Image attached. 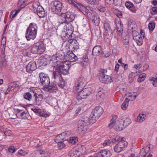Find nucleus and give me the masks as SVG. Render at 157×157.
<instances>
[{"mask_svg": "<svg viewBox=\"0 0 157 157\" xmlns=\"http://www.w3.org/2000/svg\"><path fill=\"white\" fill-rule=\"evenodd\" d=\"M68 2L74 7L79 10L94 23L96 24H99L100 21L99 17L97 13L92 10L89 7L83 6L82 4L77 3L73 0H68Z\"/></svg>", "mask_w": 157, "mask_h": 157, "instance_id": "nucleus-1", "label": "nucleus"}, {"mask_svg": "<svg viewBox=\"0 0 157 157\" xmlns=\"http://www.w3.org/2000/svg\"><path fill=\"white\" fill-rule=\"evenodd\" d=\"M68 62H61L57 64V67L55 71H53L52 75L58 74L62 76V74L67 75L69 73V69L70 67Z\"/></svg>", "mask_w": 157, "mask_h": 157, "instance_id": "nucleus-2", "label": "nucleus"}, {"mask_svg": "<svg viewBox=\"0 0 157 157\" xmlns=\"http://www.w3.org/2000/svg\"><path fill=\"white\" fill-rule=\"evenodd\" d=\"M37 27L36 24L31 23L26 30L25 37L28 40H34L36 36Z\"/></svg>", "mask_w": 157, "mask_h": 157, "instance_id": "nucleus-3", "label": "nucleus"}, {"mask_svg": "<svg viewBox=\"0 0 157 157\" xmlns=\"http://www.w3.org/2000/svg\"><path fill=\"white\" fill-rule=\"evenodd\" d=\"M91 123H92L89 121V119L87 117L82 120H79L78 123L77 132L80 133L86 132L87 130L88 125Z\"/></svg>", "mask_w": 157, "mask_h": 157, "instance_id": "nucleus-4", "label": "nucleus"}, {"mask_svg": "<svg viewBox=\"0 0 157 157\" xmlns=\"http://www.w3.org/2000/svg\"><path fill=\"white\" fill-rule=\"evenodd\" d=\"M103 110L101 106L96 107L92 111L89 117V121L92 123L94 122L102 114Z\"/></svg>", "mask_w": 157, "mask_h": 157, "instance_id": "nucleus-5", "label": "nucleus"}, {"mask_svg": "<svg viewBox=\"0 0 157 157\" xmlns=\"http://www.w3.org/2000/svg\"><path fill=\"white\" fill-rule=\"evenodd\" d=\"M32 52L34 54H41L45 51L44 44L42 42L36 43L31 48Z\"/></svg>", "mask_w": 157, "mask_h": 157, "instance_id": "nucleus-6", "label": "nucleus"}, {"mask_svg": "<svg viewBox=\"0 0 157 157\" xmlns=\"http://www.w3.org/2000/svg\"><path fill=\"white\" fill-rule=\"evenodd\" d=\"M40 82L44 87L47 88L50 83V81L48 75L43 72L39 74Z\"/></svg>", "mask_w": 157, "mask_h": 157, "instance_id": "nucleus-7", "label": "nucleus"}, {"mask_svg": "<svg viewBox=\"0 0 157 157\" xmlns=\"http://www.w3.org/2000/svg\"><path fill=\"white\" fill-rule=\"evenodd\" d=\"M53 3V5L51 7L52 12L57 14L60 12L63 7L62 3L58 0L55 1Z\"/></svg>", "mask_w": 157, "mask_h": 157, "instance_id": "nucleus-8", "label": "nucleus"}, {"mask_svg": "<svg viewBox=\"0 0 157 157\" xmlns=\"http://www.w3.org/2000/svg\"><path fill=\"white\" fill-rule=\"evenodd\" d=\"M52 78L54 81L56 82L58 85L61 88H63L65 86V82L62 77L58 74H56L55 75H52Z\"/></svg>", "mask_w": 157, "mask_h": 157, "instance_id": "nucleus-9", "label": "nucleus"}, {"mask_svg": "<svg viewBox=\"0 0 157 157\" xmlns=\"http://www.w3.org/2000/svg\"><path fill=\"white\" fill-rule=\"evenodd\" d=\"M90 92L89 88H85L80 91L77 94L76 98L78 100L86 98L90 94Z\"/></svg>", "mask_w": 157, "mask_h": 157, "instance_id": "nucleus-10", "label": "nucleus"}, {"mask_svg": "<svg viewBox=\"0 0 157 157\" xmlns=\"http://www.w3.org/2000/svg\"><path fill=\"white\" fill-rule=\"evenodd\" d=\"M99 79L102 82L108 84L113 82L112 77L109 75L102 74L99 75Z\"/></svg>", "mask_w": 157, "mask_h": 157, "instance_id": "nucleus-11", "label": "nucleus"}, {"mask_svg": "<svg viewBox=\"0 0 157 157\" xmlns=\"http://www.w3.org/2000/svg\"><path fill=\"white\" fill-rule=\"evenodd\" d=\"M131 123V120L128 118H124L120 121V125L118 130L121 131L123 130Z\"/></svg>", "mask_w": 157, "mask_h": 157, "instance_id": "nucleus-12", "label": "nucleus"}, {"mask_svg": "<svg viewBox=\"0 0 157 157\" xmlns=\"http://www.w3.org/2000/svg\"><path fill=\"white\" fill-rule=\"evenodd\" d=\"M66 33L64 37L66 39H68L71 36L73 32V28L71 24L67 23L66 25Z\"/></svg>", "mask_w": 157, "mask_h": 157, "instance_id": "nucleus-13", "label": "nucleus"}, {"mask_svg": "<svg viewBox=\"0 0 157 157\" xmlns=\"http://www.w3.org/2000/svg\"><path fill=\"white\" fill-rule=\"evenodd\" d=\"M69 48L71 51L74 52L76 51L79 48V44L77 41L75 39L70 40H69Z\"/></svg>", "mask_w": 157, "mask_h": 157, "instance_id": "nucleus-14", "label": "nucleus"}, {"mask_svg": "<svg viewBox=\"0 0 157 157\" xmlns=\"http://www.w3.org/2000/svg\"><path fill=\"white\" fill-rule=\"evenodd\" d=\"M84 85L83 80L82 78H79L75 83V85L73 89V91L76 93L78 92L79 89L81 90Z\"/></svg>", "mask_w": 157, "mask_h": 157, "instance_id": "nucleus-15", "label": "nucleus"}, {"mask_svg": "<svg viewBox=\"0 0 157 157\" xmlns=\"http://www.w3.org/2000/svg\"><path fill=\"white\" fill-rule=\"evenodd\" d=\"M116 34L117 36H120L122 34L123 31L122 25L121 24V21L120 19L116 20Z\"/></svg>", "mask_w": 157, "mask_h": 157, "instance_id": "nucleus-16", "label": "nucleus"}, {"mask_svg": "<svg viewBox=\"0 0 157 157\" xmlns=\"http://www.w3.org/2000/svg\"><path fill=\"white\" fill-rule=\"evenodd\" d=\"M17 113L16 116L19 118L26 119L29 117V115L28 112H25L18 109H17Z\"/></svg>", "mask_w": 157, "mask_h": 157, "instance_id": "nucleus-17", "label": "nucleus"}, {"mask_svg": "<svg viewBox=\"0 0 157 157\" xmlns=\"http://www.w3.org/2000/svg\"><path fill=\"white\" fill-rule=\"evenodd\" d=\"M36 68V63L33 61L30 62L26 67L27 72L30 73H32Z\"/></svg>", "mask_w": 157, "mask_h": 157, "instance_id": "nucleus-18", "label": "nucleus"}, {"mask_svg": "<svg viewBox=\"0 0 157 157\" xmlns=\"http://www.w3.org/2000/svg\"><path fill=\"white\" fill-rule=\"evenodd\" d=\"M64 13L67 23H69L74 20L75 15L72 12L68 11Z\"/></svg>", "mask_w": 157, "mask_h": 157, "instance_id": "nucleus-19", "label": "nucleus"}, {"mask_svg": "<svg viewBox=\"0 0 157 157\" xmlns=\"http://www.w3.org/2000/svg\"><path fill=\"white\" fill-rule=\"evenodd\" d=\"M67 56L68 59L71 62L75 61L78 58L72 51H68L67 52Z\"/></svg>", "mask_w": 157, "mask_h": 157, "instance_id": "nucleus-20", "label": "nucleus"}, {"mask_svg": "<svg viewBox=\"0 0 157 157\" xmlns=\"http://www.w3.org/2000/svg\"><path fill=\"white\" fill-rule=\"evenodd\" d=\"M30 92L34 95V96L43 95L41 90L38 88L31 87L30 88Z\"/></svg>", "mask_w": 157, "mask_h": 157, "instance_id": "nucleus-21", "label": "nucleus"}, {"mask_svg": "<svg viewBox=\"0 0 157 157\" xmlns=\"http://www.w3.org/2000/svg\"><path fill=\"white\" fill-rule=\"evenodd\" d=\"M98 90V91L96 94V99L98 100L102 101L104 98L103 89L101 88H100Z\"/></svg>", "mask_w": 157, "mask_h": 157, "instance_id": "nucleus-22", "label": "nucleus"}, {"mask_svg": "<svg viewBox=\"0 0 157 157\" xmlns=\"http://www.w3.org/2000/svg\"><path fill=\"white\" fill-rule=\"evenodd\" d=\"M101 52V47L99 45H96L93 49L92 54L94 56H98L100 55Z\"/></svg>", "mask_w": 157, "mask_h": 157, "instance_id": "nucleus-23", "label": "nucleus"}, {"mask_svg": "<svg viewBox=\"0 0 157 157\" xmlns=\"http://www.w3.org/2000/svg\"><path fill=\"white\" fill-rule=\"evenodd\" d=\"M81 152L75 148H73L69 151V157H78Z\"/></svg>", "mask_w": 157, "mask_h": 157, "instance_id": "nucleus-24", "label": "nucleus"}, {"mask_svg": "<svg viewBox=\"0 0 157 157\" xmlns=\"http://www.w3.org/2000/svg\"><path fill=\"white\" fill-rule=\"evenodd\" d=\"M104 28L105 29V35L106 36L109 35V33H111L112 29L109 24L107 22L105 23L104 24Z\"/></svg>", "mask_w": 157, "mask_h": 157, "instance_id": "nucleus-25", "label": "nucleus"}, {"mask_svg": "<svg viewBox=\"0 0 157 157\" xmlns=\"http://www.w3.org/2000/svg\"><path fill=\"white\" fill-rule=\"evenodd\" d=\"M34 13H36L40 17H43L45 16V12L42 6H39V9L35 11Z\"/></svg>", "mask_w": 157, "mask_h": 157, "instance_id": "nucleus-26", "label": "nucleus"}, {"mask_svg": "<svg viewBox=\"0 0 157 157\" xmlns=\"http://www.w3.org/2000/svg\"><path fill=\"white\" fill-rule=\"evenodd\" d=\"M58 21L60 24L65 23H66L67 24L64 13H62L60 14H59Z\"/></svg>", "mask_w": 157, "mask_h": 157, "instance_id": "nucleus-27", "label": "nucleus"}, {"mask_svg": "<svg viewBox=\"0 0 157 157\" xmlns=\"http://www.w3.org/2000/svg\"><path fill=\"white\" fill-rule=\"evenodd\" d=\"M35 99L33 101V104L36 105H40L41 103V101L43 99V96H34Z\"/></svg>", "mask_w": 157, "mask_h": 157, "instance_id": "nucleus-28", "label": "nucleus"}, {"mask_svg": "<svg viewBox=\"0 0 157 157\" xmlns=\"http://www.w3.org/2000/svg\"><path fill=\"white\" fill-rule=\"evenodd\" d=\"M111 153L109 151L104 150L98 153V155L101 157H110Z\"/></svg>", "mask_w": 157, "mask_h": 157, "instance_id": "nucleus-29", "label": "nucleus"}, {"mask_svg": "<svg viewBox=\"0 0 157 157\" xmlns=\"http://www.w3.org/2000/svg\"><path fill=\"white\" fill-rule=\"evenodd\" d=\"M117 118V115H114L113 116L112 118L110 121V122L108 126L109 128L111 129L113 128L116 123V120Z\"/></svg>", "mask_w": 157, "mask_h": 157, "instance_id": "nucleus-30", "label": "nucleus"}, {"mask_svg": "<svg viewBox=\"0 0 157 157\" xmlns=\"http://www.w3.org/2000/svg\"><path fill=\"white\" fill-rule=\"evenodd\" d=\"M48 91L50 92H53V91L56 90L57 89V86L54 83H50L49 84L48 86Z\"/></svg>", "mask_w": 157, "mask_h": 157, "instance_id": "nucleus-31", "label": "nucleus"}, {"mask_svg": "<svg viewBox=\"0 0 157 157\" xmlns=\"http://www.w3.org/2000/svg\"><path fill=\"white\" fill-rule=\"evenodd\" d=\"M33 94L30 92V90L29 92L25 93L24 94L23 98L26 100L30 101L32 99V95Z\"/></svg>", "mask_w": 157, "mask_h": 157, "instance_id": "nucleus-32", "label": "nucleus"}, {"mask_svg": "<svg viewBox=\"0 0 157 157\" xmlns=\"http://www.w3.org/2000/svg\"><path fill=\"white\" fill-rule=\"evenodd\" d=\"M118 146L123 150L124 148L127 146V142L124 141V138H121L120 140L119 141V143L117 144Z\"/></svg>", "mask_w": 157, "mask_h": 157, "instance_id": "nucleus-33", "label": "nucleus"}, {"mask_svg": "<svg viewBox=\"0 0 157 157\" xmlns=\"http://www.w3.org/2000/svg\"><path fill=\"white\" fill-rule=\"evenodd\" d=\"M133 39L134 40L140 39L142 40V37L140 34L138 32L136 31H133Z\"/></svg>", "mask_w": 157, "mask_h": 157, "instance_id": "nucleus-34", "label": "nucleus"}, {"mask_svg": "<svg viewBox=\"0 0 157 157\" xmlns=\"http://www.w3.org/2000/svg\"><path fill=\"white\" fill-rule=\"evenodd\" d=\"M68 141H60L58 142V147L59 149H62L65 147L66 144L68 142Z\"/></svg>", "mask_w": 157, "mask_h": 157, "instance_id": "nucleus-35", "label": "nucleus"}, {"mask_svg": "<svg viewBox=\"0 0 157 157\" xmlns=\"http://www.w3.org/2000/svg\"><path fill=\"white\" fill-rule=\"evenodd\" d=\"M128 104V100L126 98L121 106V108L123 110H125Z\"/></svg>", "mask_w": 157, "mask_h": 157, "instance_id": "nucleus-36", "label": "nucleus"}, {"mask_svg": "<svg viewBox=\"0 0 157 157\" xmlns=\"http://www.w3.org/2000/svg\"><path fill=\"white\" fill-rule=\"evenodd\" d=\"M146 76V74L145 73H143L140 75L137 79V81L139 82H141L143 81L144 80Z\"/></svg>", "mask_w": 157, "mask_h": 157, "instance_id": "nucleus-37", "label": "nucleus"}, {"mask_svg": "<svg viewBox=\"0 0 157 157\" xmlns=\"http://www.w3.org/2000/svg\"><path fill=\"white\" fill-rule=\"evenodd\" d=\"M39 6H41L40 3L38 2H36L33 3V10L34 11L37 10V9H39Z\"/></svg>", "mask_w": 157, "mask_h": 157, "instance_id": "nucleus-38", "label": "nucleus"}, {"mask_svg": "<svg viewBox=\"0 0 157 157\" xmlns=\"http://www.w3.org/2000/svg\"><path fill=\"white\" fill-rule=\"evenodd\" d=\"M145 117V115L143 114H140L137 117V120L139 122H142L144 120Z\"/></svg>", "mask_w": 157, "mask_h": 157, "instance_id": "nucleus-39", "label": "nucleus"}, {"mask_svg": "<svg viewBox=\"0 0 157 157\" xmlns=\"http://www.w3.org/2000/svg\"><path fill=\"white\" fill-rule=\"evenodd\" d=\"M82 60L81 61V63L85 65H87L88 61V59L86 55H84L82 57Z\"/></svg>", "mask_w": 157, "mask_h": 157, "instance_id": "nucleus-40", "label": "nucleus"}, {"mask_svg": "<svg viewBox=\"0 0 157 157\" xmlns=\"http://www.w3.org/2000/svg\"><path fill=\"white\" fill-rule=\"evenodd\" d=\"M57 55H56V59L55 62H56V63H58V64L60 62H62L60 61V60H62V59L63 58V56L59 54H57Z\"/></svg>", "mask_w": 157, "mask_h": 157, "instance_id": "nucleus-41", "label": "nucleus"}, {"mask_svg": "<svg viewBox=\"0 0 157 157\" xmlns=\"http://www.w3.org/2000/svg\"><path fill=\"white\" fill-rule=\"evenodd\" d=\"M56 139L59 140H64L63 141H68L67 139L65 138L64 136L62 135V133L56 137Z\"/></svg>", "mask_w": 157, "mask_h": 157, "instance_id": "nucleus-42", "label": "nucleus"}, {"mask_svg": "<svg viewBox=\"0 0 157 157\" xmlns=\"http://www.w3.org/2000/svg\"><path fill=\"white\" fill-rule=\"evenodd\" d=\"M86 2L89 4L96 5L98 4L97 0H86Z\"/></svg>", "mask_w": 157, "mask_h": 157, "instance_id": "nucleus-43", "label": "nucleus"}, {"mask_svg": "<svg viewBox=\"0 0 157 157\" xmlns=\"http://www.w3.org/2000/svg\"><path fill=\"white\" fill-rule=\"evenodd\" d=\"M31 110L39 115H40V113H41V110L40 109L34 108L31 109Z\"/></svg>", "mask_w": 157, "mask_h": 157, "instance_id": "nucleus-44", "label": "nucleus"}, {"mask_svg": "<svg viewBox=\"0 0 157 157\" xmlns=\"http://www.w3.org/2000/svg\"><path fill=\"white\" fill-rule=\"evenodd\" d=\"M71 134V131H67L62 133V135L64 136L65 138H67V137L70 136Z\"/></svg>", "mask_w": 157, "mask_h": 157, "instance_id": "nucleus-45", "label": "nucleus"}, {"mask_svg": "<svg viewBox=\"0 0 157 157\" xmlns=\"http://www.w3.org/2000/svg\"><path fill=\"white\" fill-rule=\"evenodd\" d=\"M125 5L126 7L129 9L134 6L133 4L130 1H127L125 2Z\"/></svg>", "mask_w": 157, "mask_h": 157, "instance_id": "nucleus-46", "label": "nucleus"}, {"mask_svg": "<svg viewBox=\"0 0 157 157\" xmlns=\"http://www.w3.org/2000/svg\"><path fill=\"white\" fill-rule=\"evenodd\" d=\"M41 157H49L48 153L44 151L40 150Z\"/></svg>", "mask_w": 157, "mask_h": 157, "instance_id": "nucleus-47", "label": "nucleus"}, {"mask_svg": "<svg viewBox=\"0 0 157 157\" xmlns=\"http://www.w3.org/2000/svg\"><path fill=\"white\" fill-rule=\"evenodd\" d=\"M70 142L72 144H75L78 141L77 138L75 137H70L69 139Z\"/></svg>", "mask_w": 157, "mask_h": 157, "instance_id": "nucleus-48", "label": "nucleus"}, {"mask_svg": "<svg viewBox=\"0 0 157 157\" xmlns=\"http://www.w3.org/2000/svg\"><path fill=\"white\" fill-rule=\"evenodd\" d=\"M150 80L151 81L153 82L152 84L155 87H157V79L153 77H152L150 78Z\"/></svg>", "mask_w": 157, "mask_h": 157, "instance_id": "nucleus-49", "label": "nucleus"}, {"mask_svg": "<svg viewBox=\"0 0 157 157\" xmlns=\"http://www.w3.org/2000/svg\"><path fill=\"white\" fill-rule=\"evenodd\" d=\"M155 26V24L154 22L150 23H149L148 27L150 30H153L154 29Z\"/></svg>", "mask_w": 157, "mask_h": 157, "instance_id": "nucleus-50", "label": "nucleus"}, {"mask_svg": "<svg viewBox=\"0 0 157 157\" xmlns=\"http://www.w3.org/2000/svg\"><path fill=\"white\" fill-rule=\"evenodd\" d=\"M114 151L115 152L119 153L123 150L117 144L116 145L114 148Z\"/></svg>", "mask_w": 157, "mask_h": 157, "instance_id": "nucleus-51", "label": "nucleus"}, {"mask_svg": "<svg viewBox=\"0 0 157 157\" xmlns=\"http://www.w3.org/2000/svg\"><path fill=\"white\" fill-rule=\"evenodd\" d=\"M152 15L157 14V7H153L151 9V11H150Z\"/></svg>", "mask_w": 157, "mask_h": 157, "instance_id": "nucleus-52", "label": "nucleus"}, {"mask_svg": "<svg viewBox=\"0 0 157 157\" xmlns=\"http://www.w3.org/2000/svg\"><path fill=\"white\" fill-rule=\"evenodd\" d=\"M9 151L11 153H13L16 151L15 147L14 146H10L8 148Z\"/></svg>", "mask_w": 157, "mask_h": 157, "instance_id": "nucleus-53", "label": "nucleus"}, {"mask_svg": "<svg viewBox=\"0 0 157 157\" xmlns=\"http://www.w3.org/2000/svg\"><path fill=\"white\" fill-rule=\"evenodd\" d=\"M121 138L119 137L118 136H117L114 139L110 140H111V143H114L116 142H118L120 140Z\"/></svg>", "mask_w": 157, "mask_h": 157, "instance_id": "nucleus-54", "label": "nucleus"}, {"mask_svg": "<svg viewBox=\"0 0 157 157\" xmlns=\"http://www.w3.org/2000/svg\"><path fill=\"white\" fill-rule=\"evenodd\" d=\"M18 86L17 84L13 82L11 83L9 86L11 89H13L12 90H13L15 88L17 87Z\"/></svg>", "mask_w": 157, "mask_h": 157, "instance_id": "nucleus-55", "label": "nucleus"}, {"mask_svg": "<svg viewBox=\"0 0 157 157\" xmlns=\"http://www.w3.org/2000/svg\"><path fill=\"white\" fill-rule=\"evenodd\" d=\"M83 112V110H82V108L78 107V108L75 111L76 113L77 114L80 115Z\"/></svg>", "mask_w": 157, "mask_h": 157, "instance_id": "nucleus-56", "label": "nucleus"}, {"mask_svg": "<svg viewBox=\"0 0 157 157\" xmlns=\"http://www.w3.org/2000/svg\"><path fill=\"white\" fill-rule=\"evenodd\" d=\"M18 154L21 155H25L26 154H27V153L25 151L22 150H20L18 152Z\"/></svg>", "mask_w": 157, "mask_h": 157, "instance_id": "nucleus-57", "label": "nucleus"}, {"mask_svg": "<svg viewBox=\"0 0 157 157\" xmlns=\"http://www.w3.org/2000/svg\"><path fill=\"white\" fill-rule=\"evenodd\" d=\"M4 134L6 135L10 136L12 134V132L9 129H5V131L4 132Z\"/></svg>", "mask_w": 157, "mask_h": 157, "instance_id": "nucleus-58", "label": "nucleus"}, {"mask_svg": "<svg viewBox=\"0 0 157 157\" xmlns=\"http://www.w3.org/2000/svg\"><path fill=\"white\" fill-rule=\"evenodd\" d=\"M57 55V54H56L55 55H54L52 56L50 58L51 59L48 60V61H52L54 63H56L55 61H56V55Z\"/></svg>", "mask_w": 157, "mask_h": 157, "instance_id": "nucleus-59", "label": "nucleus"}, {"mask_svg": "<svg viewBox=\"0 0 157 157\" xmlns=\"http://www.w3.org/2000/svg\"><path fill=\"white\" fill-rule=\"evenodd\" d=\"M28 0H19V3L20 5H21V6L23 7L24 6L23 5L25 2H26Z\"/></svg>", "mask_w": 157, "mask_h": 157, "instance_id": "nucleus-60", "label": "nucleus"}, {"mask_svg": "<svg viewBox=\"0 0 157 157\" xmlns=\"http://www.w3.org/2000/svg\"><path fill=\"white\" fill-rule=\"evenodd\" d=\"M111 143V140H106L103 143V145L104 146H105L107 145H109Z\"/></svg>", "mask_w": 157, "mask_h": 157, "instance_id": "nucleus-61", "label": "nucleus"}, {"mask_svg": "<svg viewBox=\"0 0 157 157\" xmlns=\"http://www.w3.org/2000/svg\"><path fill=\"white\" fill-rule=\"evenodd\" d=\"M105 10V7L102 6H100L98 8L99 10L101 12H104Z\"/></svg>", "mask_w": 157, "mask_h": 157, "instance_id": "nucleus-62", "label": "nucleus"}, {"mask_svg": "<svg viewBox=\"0 0 157 157\" xmlns=\"http://www.w3.org/2000/svg\"><path fill=\"white\" fill-rule=\"evenodd\" d=\"M141 65L140 63L138 64H135L134 65V67L137 69L139 70L141 67Z\"/></svg>", "mask_w": 157, "mask_h": 157, "instance_id": "nucleus-63", "label": "nucleus"}, {"mask_svg": "<svg viewBox=\"0 0 157 157\" xmlns=\"http://www.w3.org/2000/svg\"><path fill=\"white\" fill-rule=\"evenodd\" d=\"M136 41V43L137 44L139 45H141L142 44V40L141 39V38L140 39L137 40H135Z\"/></svg>", "mask_w": 157, "mask_h": 157, "instance_id": "nucleus-64", "label": "nucleus"}]
</instances>
